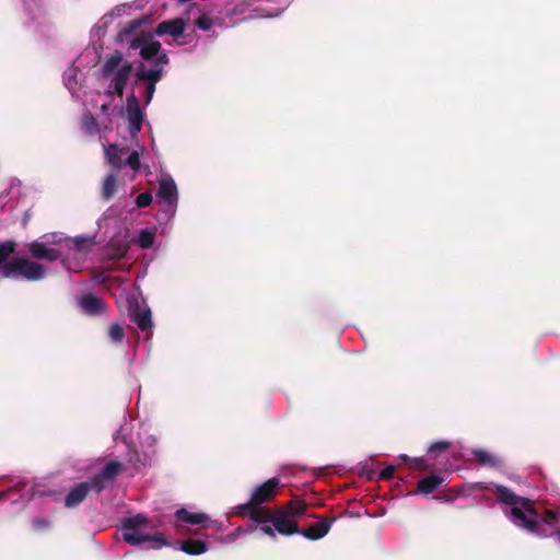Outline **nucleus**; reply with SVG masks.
I'll return each mask as SVG.
<instances>
[{
	"mask_svg": "<svg viewBox=\"0 0 560 560\" xmlns=\"http://www.w3.org/2000/svg\"><path fill=\"white\" fill-rule=\"evenodd\" d=\"M130 47L139 50L144 61L136 65L124 58L122 54L115 51L107 56L100 68V81L108 101L101 104V112L108 116L113 97L122 98L125 89L131 86V91L139 92L144 105H149L153 98L156 83L164 75V66L168 63V57L162 50V46L152 36H137L130 42Z\"/></svg>",
	"mask_w": 560,
	"mask_h": 560,
	"instance_id": "1",
	"label": "nucleus"
},
{
	"mask_svg": "<svg viewBox=\"0 0 560 560\" xmlns=\"http://www.w3.org/2000/svg\"><path fill=\"white\" fill-rule=\"evenodd\" d=\"M144 152V147L137 143V149L128 152L126 148H119L116 144L105 147V156L108 164L113 167V172L108 174L102 187V196L104 199H110L117 188L118 176L121 168L127 165L131 171L129 179L131 180L140 170V155Z\"/></svg>",
	"mask_w": 560,
	"mask_h": 560,
	"instance_id": "2",
	"label": "nucleus"
},
{
	"mask_svg": "<svg viewBox=\"0 0 560 560\" xmlns=\"http://www.w3.org/2000/svg\"><path fill=\"white\" fill-rule=\"evenodd\" d=\"M506 516L516 527L539 538L549 537L553 533L556 512L547 510L544 515H540L532 500L527 498L518 505L512 506Z\"/></svg>",
	"mask_w": 560,
	"mask_h": 560,
	"instance_id": "3",
	"label": "nucleus"
},
{
	"mask_svg": "<svg viewBox=\"0 0 560 560\" xmlns=\"http://www.w3.org/2000/svg\"><path fill=\"white\" fill-rule=\"evenodd\" d=\"M152 529L151 522L141 513L125 517L120 525L122 538L130 546H140L149 541L166 545L161 534H151Z\"/></svg>",
	"mask_w": 560,
	"mask_h": 560,
	"instance_id": "4",
	"label": "nucleus"
},
{
	"mask_svg": "<svg viewBox=\"0 0 560 560\" xmlns=\"http://www.w3.org/2000/svg\"><path fill=\"white\" fill-rule=\"evenodd\" d=\"M156 198L161 203L156 220L160 224H165L174 218L178 205L177 186L172 176L167 174L161 176Z\"/></svg>",
	"mask_w": 560,
	"mask_h": 560,
	"instance_id": "5",
	"label": "nucleus"
},
{
	"mask_svg": "<svg viewBox=\"0 0 560 560\" xmlns=\"http://www.w3.org/2000/svg\"><path fill=\"white\" fill-rule=\"evenodd\" d=\"M0 275L3 278L38 281L45 278L46 269L38 262L16 258L1 265Z\"/></svg>",
	"mask_w": 560,
	"mask_h": 560,
	"instance_id": "6",
	"label": "nucleus"
},
{
	"mask_svg": "<svg viewBox=\"0 0 560 560\" xmlns=\"http://www.w3.org/2000/svg\"><path fill=\"white\" fill-rule=\"evenodd\" d=\"M158 439L152 434H145L140 439L139 448L128 452L127 464L136 471L151 466L156 459Z\"/></svg>",
	"mask_w": 560,
	"mask_h": 560,
	"instance_id": "7",
	"label": "nucleus"
},
{
	"mask_svg": "<svg viewBox=\"0 0 560 560\" xmlns=\"http://www.w3.org/2000/svg\"><path fill=\"white\" fill-rule=\"evenodd\" d=\"M126 117L128 120V130L130 137L136 139L141 130L142 122L144 119V113L140 107L139 96L135 91L127 96L126 100Z\"/></svg>",
	"mask_w": 560,
	"mask_h": 560,
	"instance_id": "8",
	"label": "nucleus"
},
{
	"mask_svg": "<svg viewBox=\"0 0 560 560\" xmlns=\"http://www.w3.org/2000/svg\"><path fill=\"white\" fill-rule=\"evenodd\" d=\"M124 467L125 465L118 460L106 463L96 475L90 478L94 485V492L98 493L109 487Z\"/></svg>",
	"mask_w": 560,
	"mask_h": 560,
	"instance_id": "9",
	"label": "nucleus"
},
{
	"mask_svg": "<svg viewBox=\"0 0 560 560\" xmlns=\"http://www.w3.org/2000/svg\"><path fill=\"white\" fill-rule=\"evenodd\" d=\"M174 526L177 532L184 534L190 526H205L208 522V514L195 513L187 509H179L174 514Z\"/></svg>",
	"mask_w": 560,
	"mask_h": 560,
	"instance_id": "10",
	"label": "nucleus"
},
{
	"mask_svg": "<svg viewBox=\"0 0 560 560\" xmlns=\"http://www.w3.org/2000/svg\"><path fill=\"white\" fill-rule=\"evenodd\" d=\"M237 515L243 517H248L250 521L257 524H268L271 523L272 517L275 515V511H271L268 508H262L260 504L254 503H244L238 505Z\"/></svg>",
	"mask_w": 560,
	"mask_h": 560,
	"instance_id": "11",
	"label": "nucleus"
},
{
	"mask_svg": "<svg viewBox=\"0 0 560 560\" xmlns=\"http://www.w3.org/2000/svg\"><path fill=\"white\" fill-rule=\"evenodd\" d=\"M280 486L278 478H270L255 488L247 503L264 504L273 500Z\"/></svg>",
	"mask_w": 560,
	"mask_h": 560,
	"instance_id": "12",
	"label": "nucleus"
},
{
	"mask_svg": "<svg viewBox=\"0 0 560 560\" xmlns=\"http://www.w3.org/2000/svg\"><path fill=\"white\" fill-rule=\"evenodd\" d=\"M90 492H94V485L90 479L84 482L77 483L66 495L65 506L73 509L80 505Z\"/></svg>",
	"mask_w": 560,
	"mask_h": 560,
	"instance_id": "13",
	"label": "nucleus"
},
{
	"mask_svg": "<svg viewBox=\"0 0 560 560\" xmlns=\"http://www.w3.org/2000/svg\"><path fill=\"white\" fill-rule=\"evenodd\" d=\"M335 521L336 517H322L317 523L303 529L300 528L299 534L308 540H318L328 534Z\"/></svg>",
	"mask_w": 560,
	"mask_h": 560,
	"instance_id": "14",
	"label": "nucleus"
},
{
	"mask_svg": "<svg viewBox=\"0 0 560 560\" xmlns=\"http://www.w3.org/2000/svg\"><path fill=\"white\" fill-rule=\"evenodd\" d=\"M61 264L68 271H79L86 260L83 254L71 248V244L65 241V248L61 250Z\"/></svg>",
	"mask_w": 560,
	"mask_h": 560,
	"instance_id": "15",
	"label": "nucleus"
},
{
	"mask_svg": "<svg viewBox=\"0 0 560 560\" xmlns=\"http://www.w3.org/2000/svg\"><path fill=\"white\" fill-rule=\"evenodd\" d=\"M275 529L283 536H292L300 533L299 524L295 520H291L283 512L278 509L275 510V515L271 521Z\"/></svg>",
	"mask_w": 560,
	"mask_h": 560,
	"instance_id": "16",
	"label": "nucleus"
},
{
	"mask_svg": "<svg viewBox=\"0 0 560 560\" xmlns=\"http://www.w3.org/2000/svg\"><path fill=\"white\" fill-rule=\"evenodd\" d=\"M187 14V22L196 24L200 30H210V19L206 14H201L199 7L190 2V0H179Z\"/></svg>",
	"mask_w": 560,
	"mask_h": 560,
	"instance_id": "17",
	"label": "nucleus"
},
{
	"mask_svg": "<svg viewBox=\"0 0 560 560\" xmlns=\"http://www.w3.org/2000/svg\"><path fill=\"white\" fill-rule=\"evenodd\" d=\"M31 255L37 259L56 261L61 259V250L47 245V242L34 241L28 245Z\"/></svg>",
	"mask_w": 560,
	"mask_h": 560,
	"instance_id": "18",
	"label": "nucleus"
},
{
	"mask_svg": "<svg viewBox=\"0 0 560 560\" xmlns=\"http://www.w3.org/2000/svg\"><path fill=\"white\" fill-rule=\"evenodd\" d=\"M78 302L81 310L90 316L101 315L106 308L104 301L91 293L80 296Z\"/></svg>",
	"mask_w": 560,
	"mask_h": 560,
	"instance_id": "19",
	"label": "nucleus"
},
{
	"mask_svg": "<svg viewBox=\"0 0 560 560\" xmlns=\"http://www.w3.org/2000/svg\"><path fill=\"white\" fill-rule=\"evenodd\" d=\"M82 73L73 65L69 66L63 72V83L73 97H80Z\"/></svg>",
	"mask_w": 560,
	"mask_h": 560,
	"instance_id": "20",
	"label": "nucleus"
},
{
	"mask_svg": "<svg viewBox=\"0 0 560 560\" xmlns=\"http://www.w3.org/2000/svg\"><path fill=\"white\" fill-rule=\"evenodd\" d=\"M65 241L71 244V248H74L79 254H83L86 258L96 246V235H78L75 237H69Z\"/></svg>",
	"mask_w": 560,
	"mask_h": 560,
	"instance_id": "21",
	"label": "nucleus"
},
{
	"mask_svg": "<svg viewBox=\"0 0 560 560\" xmlns=\"http://www.w3.org/2000/svg\"><path fill=\"white\" fill-rule=\"evenodd\" d=\"M130 318L140 330L152 334V317L149 307H132L130 310Z\"/></svg>",
	"mask_w": 560,
	"mask_h": 560,
	"instance_id": "22",
	"label": "nucleus"
},
{
	"mask_svg": "<svg viewBox=\"0 0 560 560\" xmlns=\"http://www.w3.org/2000/svg\"><path fill=\"white\" fill-rule=\"evenodd\" d=\"M185 31V23L183 19H175V20H168L164 21L159 24L156 28V34L162 35H171L173 37L180 36Z\"/></svg>",
	"mask_w": 560,
	"mask_h": 560,
	"instance_id": "23",
	"label": "nucleus"
},
{
	"mask_svg": "<svg viewBox=\"0 0 560 560\" xmlns=\"http://www.w3.org/2000/svg\"><path fill=\"white\" fill-rule=\"evenodd\" d=\"M494 494L499 502L511 505V508L518 505L526 499L517 495L511 489L502 485H494Z\"/></svg>",
	"mask_w": 560,
	"mask_h": 560,
	"instance_id": "24",
	"label": "nucleus"
},
{
	"mask_svg": "<svg viewBox=\"0 0 560 560\" xmlns=\"http://www.w3.org/2000/svg\"><path fill=\"white\" fill-rule=\"evenodd\" d=\"M280 512H283L291 520H295V517L302 516L306 513L307 503L302 499H292L287 502L283 506L278 509Z\"/></svg>",
	"mask_w": 560,
	"mask_h": 560,
	"instance_id": "25",
	"label": "nucleus"
},
{
	"mask_svg": "<svg viewBox=\"0 0 560 560\" xmlns=\"http://www.w3.org/2000/svg\"><path fill=\"white\" fill-rule=\"evenodd\" d=\"M443 481L444 479L441 476L433 474L420 479L417 482V490L425 495L431 494L440 488Z\"/></svg>",
	"mask_w": 560,
	"mask_h": 560,
	"instance_id": "26",
	"label": "nucleus"
},
{
	"mask_svg": "<svg viewBox=\"0 0 560 560\" xmlns=\"http://www.w3.org/2000/svg\"><path fill=\"white\" fill-rule=\"evenodd\" d=\"M474 458L478 462L481 466H488V467H497L500 465V459L494 456L493 454L489 453L486 450L476 448L471 452Z\"/></svg>",
	"mask_w": 560,
	"mask_h": 560,
	"instance_id": "27",
	"label": "nucleus"
},
{
	"mask_svg": "<svg viewBox=\"0 0 560 560\" xmlns=\"http://www.w3.org/2000/svg\"><path fill=\"white\" fill-rule=\"evenodd\" d=\"M179 549L188 555H200L207 551L206 542L200 540H186L178 542Z\"/></svg>",
	"mask_w": 560,
	"mask_h": 560,
	"instance_id": "28",
	"label": "nucleus"
},
{
	"mask_svg": "<svg viewBox=\"0 0 560 560\" xmlns=\"http://www.w3.org/2000/svg\"><path fill=\"white\" fill-rule=\"evenodd\" d=\"M155 234L150 229H141L138 234L137 243L141 248H150L153 246Z\"/></svg>",
	"mask_w": 560,
	"mask_h": 560,
	"instance_id": "29",
	"label": "nucleus"
},
{
	"mask_svg": "<svg viewBox=\"0 0 560 560\" xmlns=\"http://www.w3.org/2000/svg\"><path fill=\"white\" fill-rule=\"evenodd\" d=\"M23 3L25 12L30 15L32 20L35 21L43 15V7L38 3L37 0H24Z\"/></svg>",
	"mask_w": 560,
	"mask_h": 560,
	"instance_id": "30",
	"label": "nucleus"
},
{
	"mask_svg": "<svg viewBox=\"0 0 560 560\" xmlns=\"http://www.w3.org/2000/svg\"><path fill=\"white\" fill-rule=\"evenodd\" d=\"M82 128L89 135H94L100 130L96 119L89 112L83 114Z\"/></svg>",
	"mask_w": 560,
	"mask_h": 560,
	"instance_id": "31",
	"label": "nucleus"
},
{
	"mask_svg": "<svg viewBox=\"0 0 560 560\" xmlns=\"http://www.w3.org/2000/svg\"><path fill=\"white\" fill-rule=\"evenodd\" d=\"M140 25H141L140 20H133V21L127 22L126 24L121 25L119 33H118V38L120 40H124L125 37L131 35Z\"/></svg>",
	"mask_w": 560,
	"mask_h": 560,
	"instance_id": "32",
	"label": "nucleus"
},
{
	"mask_svg": "<svg viewBox=\"0 0 560 560\" xmlns=\"http://www.w3.org/2000/svg\"><path fill=\"white\" fill-rule=\"evenodd\" d=\"M15 243L14 242H3L0 243V265L5 264L9 256L14 252Z\"/></svg>",
	"mask_w": 560,
	"mask_h": 560,
	"instance_id": "33",
	"label": "nucleus"
},
{
	"mask_svg": "<svg viewBox=\"0 0 560 560\" xmlns=\"http://www.w3.org/2000/svg\"><path fill=\"white\" fill-rule=\"evenodd\" d=\"M108 335H109V338L114 342H120L124 339V337H125V331H124L122 326H120L118 324H113L109 327Z\"/></svg>",
	"mask_w": 560,
	"mask_h": 560,
	"instance_id": "34",
	"label": "nucleus"
},
{
	"mask_svg": "<svg viewBox=\"0 0 560 560\" xmlns=\"http://www.w3.org/2000/svg\"><path fill=\"white\" fill-rule=\"evenodd\" d=\"M67 237L63 236L62 233H52V234H45L40 237V241L42 242H47V245H52V244H63L65 245V240Z\"/></svg>",
	"mask_w": 560,
	"mask_h": 560,
	"instance_id": "35",
	"label": "nucleus"
},
{
	"mask_svg": "<svg viewBox=\"0 0 560 560\" xmlns=\"http://www.w3.org/2000/svg\"><path fill=\"white\" fill-rule=\"evenodd\" d=\"M32 525L36 530L44 532L50 528L51 523L47 518L36 517L32 521Z\"/></svg>",
	"mask_w": 560,
	"mask_h": 560,
	"instance_id": "36",
	"label": "nucleus"
},
{
	"mask_svg": "<svg viewBox=\"0 0 560 560\" xmlns=\"http://www.w3.org/2000/svg\"><path fill=\"white\" fill-rule=\"evenodd\" d=\"M151 202H152V195L149 191L142 192L136 198V205L139 208L148 207Z\"/></svg>",
	"mask_w": 560,
	"mask_h": 560,
	"instance_id": "37",
	"label": "nucleus"
},
{
	"mask_svg": "<svg viewBox=\"0 0 560 560\" xmlns=\"http://www.w3.org/2000/svg\"><path fill=\"white\" fill-rule=\"evenodd\" d=\"M410 468L416 470H429L427 460L422 457H417L410 460Z\"/></svg>",
	"mask_w": 560,
	"mask_h": 560,
	"instance_id": "38",
	"label": "nucleus"
},
{
	"mask_svg": "<svg viewBox=\"0 0 560 560\" xmlns=\"http://www.w3.org/2000/svg\"><path fill=\"white\" fill-rule=\"evenodd\" d=\"M451 446V443L450 442H446V441H439V442H435L433 443L430 447H429V452L430 453H435V452H445L450 448Z\"/></svg>",
	"mask_w": 560,
	"mask_h": 560,
	"instance_id": "39",
	"label": "nucleus"
},
{
	"mask_svg": "<svg viewBox=\"0 0 560 560\" xmlns=\"http://www.w3.org/2000/svg\"><path fill=\"white\" fill-rule=\"evenodd\" d=\"M394 474H395V467L387 466L380 472V478L383 480H389L394 477Z\"/></svg>",
	"mask_w": 560,
	"mask_h": 560,
	"instance_id": "40",
	"label": "nucleus"
},
{
	"mask_svg": "<svg viewBox=\"0 0 560 560\" xmlns=\"http://www.w3.org/2000/svg\"><path fill=\"white\" fill-rule=\"evenodd\" d=\"M559 518L558 514L556 513V520L553 521V533L549 536H553L555 540L560 545V528L558 527Z\"/></svg>",
	"mask_w": 560,
	"mask_h": 560,
	"instance_id": "41",
	"label": "nucleus"
},
{
	"mask_svg": "<svg viewBox=\"0 0 560 560\" xmlns=\"http://www.w3.org/2000/svg\"><path fill=\"white\" fill-rule=\"evenodd\" d=\"M262 526L260 527V532L271 538H275L276 537V533L277 532L275 529V527H271L270 525H267V524H261Z\"/></svg>",
	"mask_w": 560,
	"mask_h": 560,
	"instance_id": "42",
	"label": "nucleus"
},
{
	"mask_svg": "<svg viewBox=\"0 0 560 560\" xmlns=\"http://www.w3.org/2000/svg\"><path fill=\"white\" fill-rule=\"evenodd\" d=\"M126 253H127V247L126 246H119L116 249L115 254L113 255V258L114 259H120V258H122L126 255Z\"/></svg>",
	"mask_w": 560,
	"mask_h": 560,
	"instance_id": "43",
	"label": "nucleus"
},
{
	"mask_svg": "<svg viewBox=\"0 0 560 560\" xmlns=\"http://www.w3.org/2000/svg\"><path fill=\"white\" fill-rule=\"evenodd\" d=\"M124 431H125L124 427H121L119 430H117V432L114 435V439L117 440L121 436L124 439V443L126 444L127 442H126V436L124 434Z\"/></svg>",
	"mask_w": 560,
	"mask_h": 560,
	"instance_id": "44",
	"label": "nucleus"
},
{
	"mask_svg": "<svg viewBox=\"0 0 560 560\" xmlns=\"http://www.w3.org/2000/svg\"><path fill=\"white\" fill-rule=\"evenodd\" d=\"M404 460H409V457L407 455L401 456Z\"/></svg>",
	"mask_w": 560,
	"mask_h": 560,
	"instance_id": "45",
	"label": "nucleus"
},
{
	"mask_svg": "<svg viewBox=\"0 0 560 560\" xmlns=\"http://www.w3.org/2000/svg\"><path fill=\"white\" fill-rule=\"evenodd\" d=\"M447 501H451L452 500V497L451 495H446L445 497Z\"/></svg>",
	"mask_w": 560,
	"mask_h": 560,
	"instance_id": "46",
	"label": "nucleus"
},
{
	"mask_svg": "<svg viewBox=\"0 0 560 560\" xmlns=\"http://www.w3.org/2000/svg\"><path fill=\"white\" fill-rule=\"evenodd\" d=\"M3 478V476H0V480Z\"/></svg>",
	"mask_w": 560,
	"mask_h": 560,
	"instance_id": "47",
	"label": "nucleus"
}]
</instances>
